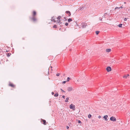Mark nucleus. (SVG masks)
I'll list each match as a JSON object with an SVG mask.
<instances>
[{
    "label": "nucleus",
    "instance_id": "nucleus-1",
    "mask_svg": "<svg viewBox=\"0 0 130 130\" xmlns=\"http://www.w3.org/2000/svg\"><path fill=\"white\" fill-rule=\"evenodd\" d=\"M62 17L61 16H59L57 18H56L55 17L52 18V21L54 22H57L58 23H60Z\"/></svg>",
    "mask_w": 130,
    "mask_h": 130
},
{
    "label": "nucleus",
    "instance_id": "nucleus-2",
    "mask_svg": "<svg viewBox=\"0 0 130 130\" xmlns=\"http://www.w3.org/2000/svg\"><path fill=\"white\" fill-rule=\"evenodd\" d=\"M110 120L111 121H116V118L115 117H111L110 118Z\"/></svg>",
    "mask_w": 130,
    "mask_h": 130
},
{
    "label": "nucleus",
    "instance_id": "nucleus-3",
    "mask_svg": "<svg viewBox=\"0 0 130 130\" xmlns=\"http://www.w3.org/2000/svg\"><path fill=\"white\" fill-rule=\"evenodd\" d=\"M82 28H85L87 25V24L85 23H82Z\"/></svg>",
    "mask_w": 130,
    "mask_h": 130
},
{
    "label": "nucleus",
    "instance_id": "nucleus-4",
    "mask_svg": "<svg viewBox=\"0 0 130 130\" xmlns=\"http://www.w3.org/2000/svg\"><path fill=\"white\" fill-rule=\"evenodd\" d=\"M106 69L107 71L108 72L111 71V68L110 67H107Z\"/></svg>",
    "mask_w": 130,
    "mask_h": 130
},
{
    "label": "nucleus",
    "instance_id": "nucleus-5",
    "mask_svg": "<svg viewBox=\"0 0 130 130\" xmlns=\"http://www.w3.org/2000/svg\"><path fill=\"white\" fill-rule=\"evenodd\" d=\"M108 118V116L107 115H106L104 116L103 117V118L105 119V121H107Z\"/></svg>",
    "mask_w": 130,
    "mask_h": 130
},
{
    "label": "nucleus",
    "instance_id": "nucleus-6",
    "mask_svg": "<svg viewBox=\"0 0 130 130\" xmlns=\"http://www.w3.org/2000/svg\"><path fill=\"white\" fill-rule=\"evenodd\" d=\"M36 14V12L35 11H34L32 12V15L33 17H35Z\"/></svg>",
    "mask_w": 130,
    "mask_h": 130
},
{
    "label": "nucleus",
    "instance_id": "nucleus-7",
    "mask_svg": "<svg viewBox=\"0 0 130 130\" xmlns=\"http://www.w3.org/2000/svg\"><path fill=\"white\" fill-rule=\"evenodd\" d=\"M9 86H10L12 87H15V85L11 83H9Z\"/></svg>",
    "mask_w": 130,
    "mask_h": 130
},
{
    "label": "nucleus",
    "instance_id": "nucleus-8",
    "mask_svg": "<svg viewBox=\"0 0 130 130\" xmlns=\"http://www.w3.org/2000/svg\"><path fill=\"white\" fill-rule=\"evenodd\" d=\"M73 90V88L71 87H69L68 88V90L69 91H71Z\"/></svg>",
    "mask_w": 130,
    "mask_h": 130
},
{
    "label": "nucleus",
    "instance_id": "nucleus-9",
    "mask_svg": "<svg viewBox=\"0 0 130 130\" xmlns=\"http://www.w3.org/2000/svg\"><path fill=\"white\" fill-rule=\"evenodd\" d=\"M31 19L33 22H35L37 20L35 17H33Z\"/></svg>",
    "mask_w": 130,
    "mask_h": 130
},
{
    "label": "nucleus",
    "instance_id": "nucleus-10",
    "mask_svg": "<svg viewBox=\"0 0 130 130\" xmlns=\"http://www.w3.org/2000/svg\"><path fill=\"white\" fill-rule=\"evenodd\" d=\"M66 12L67 14H68V16H70L71 15V14L70 12L69 11H66Z\"/></svg>",
    "mask_w": 130,
    "mask_h": 130
},
{
    "label": "nucleus",
    "instance_id": "nucleus-11",
    "mask_svg": "<svg viewBox=\"0 0 130 130\" xmlns=\"http://www.w3.org/2000/svg\"><path fill=\"white\" fill-rule=\"evenodd\" d=\"M111 49L110 48H108V49H106L105 51L106 52H110L111 51Z\"/></svg>",
    "mask_w": 130,
    "mask_h": 130
},
{
    "label": "nucleus",
    "instance_id": "nucleus-12",
    "mask_svg": "<svg viewBox=\"0 0 130 130\" xmlns=\"http://www.w3.org/2000/svg\"><path fill=\"white\" fill-rule=\"evenodd\" d=\"M75 106L74 105H73L72 104H71L70 106V109H73V108Z\"/></svg>",
    "mask_w": 130,
    "mask_h": 130
},
{
    "label": "nucleus",
    "instance_id": "nucleus-13",
    "mask_svg": "<svg viewBox=\"0 0 130 130\" xmlns=\"http://www.w3.org/2000/svg\"><path fill=\"white\" fill-rule=\"evenodd\" d=\"M129 76V74H127L126 75H125L123 76V77L124 78H126L127 77H128Z\"/></svg>",
    "mask_w": 130,
    "mask_h": 130
},
{
    "label": "nucleus",
    "instance_id": "nucleus-14",
    "mask_svg": "<svg viewBox=\"0 0 130 130\" xmlns=\"http://www.w3.org/2000/svg\"><path fill=\"white\" fill-rule=\"evenodd\" d=\"M42 122H43V124L44 125H46V121L43 119L42 120Z\"/></svg>",
    "mask_w": 130,
    "mask_h": 130
},
{
    "label": "nucleus",
    "instance_id": "nucleus-15",
    "mask_svg": "<svg viewBox=\"0 0 130 130\" xmlns=\"http://www.w3.org/2000/svg\"><path fill=\"white\" fill-rule=\"evenodd\" d=\"M68 21L69 22H70L71 21H72V19H71L69 18L68 19Z\"/></svg>",
    "mask_w": 130,
    "mask_h": 130
},
{
    "label": "nucleus",
    "instance_id": "nucleus-16",
    "mask_svg": "<svg viewBox=\"0 0 130 130\" xmlns=\"http://www.w3.org/2000/svg\"><path fill=\"white\" fill-rule=\"evenodd\" d=\"M69 100V98H66V99L65 100V102H68V100Z\"/></svg>",
    "mask_w": 130,
    "mask_h": 130
},
{
    "label": "nucleus",
    "instance_id": "nucleus-17",
    "mask_svg": "<svg viewBox=\"0 0 130 130\" xmlns=\"http://www.w3.org/2000/svg\"><path fill=\"white\" fill-rule=\"evenodd\" d=\"M99 32H100V31H96L95 32L96 34L97 35H98L99 34Z\"/></svg>",
    "mask_w": 130,
    "mask_h": 130
},
{
    "label": "nucleus",
    "instance_id": "nucleus-18",
    "mask_svg": "<svg viewBox=\"0 0 130 130\" xmlns=\"http://www.w3.org/2000/svg\"><path fill=\"white\" fill-rule=\"evenodd\" d=\"M58 93L55 94L54 96L55 97L58 96Z\"/></svg>",
    "mask_w": 130,
    "mask_h": 130
},
{
    "label": "nucleus",
    "instance_id": "nucleus-19",
    "mask_svg": "<svg viewBox=\"0 0 130 130\" xmlns=\"http://www.w3.org/2000/svg\"><path fill=\"white\" fill-rule=\"evenodd\" d=\"M122 24H120L118 25V26L119 27H122Z\"/></svg>",
    "mask_w": 130,
    "mask_h": 130
},
{
    "label": "nucleus",
    "instance_id": "nucleus-20",
    "mask_svg": "<svg viewBox=\"0 0 130 130\" xmlns=\"http://www.w3.org/2000/svg\"><path fill=\"white\" fill-rule=\"evenodd\" d=\"M88 117L89 118H90L91 117V115H88Z\"/></svg>",
    "mask_w": 130,
    "mask_h": 130
},
{
    "label": "nucleus",
    "instance_id": "nucleus-21",
    "mask_svg": "<svg viewBox=\"0 0 130 130\" xmlns=\"http://www.w3.org/2000/svg\"><path fill=\"white\" fill-rule=\"evenodd\" d=\"M57 26L56 25H54V26H53V27L54 28H57Z\"/></svg>",
    "mask_w": 130,
    "mask_h": 130
},
{
    "label": "nucleus",
    "instance_id": "nucleus-22",
    "mask_svg": "<svg viewBox=\"0 0 130 130\" xmlns=\"http://www.w3.org/2000/svg\"><path fill=\"white\" fill-rule=\"evenodd\" d=\"M11 55V54L8 53L7 54V56H9L10 55Z\"/></svg>",
    "mask_w": 130,
    "mask_h": 130
},
{
    "label": "nucleus",
    "instance_id": "nucleus-23",
    "mask_svg": "<svg viewBox=\"0 0 130 130\" xmlns=\"http://www.w3.org/2000/svg\"><path fill=\"white\" fill-rule=\"evenodd\" d=\"M60 75V74L59 73H57L56 74V75L57 76H59Z\"/></svg>",
    "mask_w": 130,
    "mask_h": 130
},
{
    "label": "nucleus",
    "instance_id": "nucleus-24",
    "mask_svg": "<svg viewBox=\"0 0 130 130\" xmlns=\"http://www.w3.org/2000/svg\"><path fill=\"white\" fill-rule=\"evenodd\" d=\"M68 23H66L65 24V25L66 26H67L68 25Z\"/></svg>",
    "mask_w": 130,
    "mask_h": 130
},
{
    "label": "nucleus",
    "instance_id": "nucleus-25",
    "mask_svg": "<svg viewBox=\"0 0 130 130\" xmlns=\"http://www.w3.org/2000/svg\"><path fill=\"white\" fill-rule=\"evenodd\" d=\"M78 122L79 123H81V121L79 120H78Z\"/></svg>",
    "mask_w": 130,
    "mask_h": 130
},
{
    "label": "nucleus",
    "instance_id": "nucleus-26",
    "mask_svg": "<svg viewBox=\"0 0 130 130\" xmlns=\"http://www.w3.org/2000/svg\"><path fill=\"white\" fill-rule=\"evenodd\" d=\"M67 79H68V81H69V80L70 79V78L69 77H68Z\"/></svg>",
    "mask_w": 130,
    "mask_h": 130
},
{
    "label": "nucleus",
    "instance_id": "nucleus-27",
    "mask_svg": "<svg viewBox=\"0 0 130 130\" xmlns=\"http://www.w3.org/2000/svg\"><path fill=\"white\" fill-rule=\"evenodd\" d=\"M127 18H125L124 19V21H126L127 20Z\"/></svg>",
    "mask_w": 130,
    "mask_h": 130
},
{
    "label": "nucleus",
    "instance_id": "nucleus-28",
    "mask_svg": "<svg viewBox=\"0 0 130 130\" xmlns=\"http://www.w3.org/2000/svg\"><path fill=\"white\" fill-rule=\"evenodd\" d=\"M61 90L63 92H65V91H64V90H63L61 89Z\"/></svg>",
    "mask_w": 130,
    "mask_h": 130
},
{
    "label": "nucleus",
    "instance_id": "nucleus-29",
    "mask_svg": "<svg viewBox=\"0 0 130 130\" xmlns=\"http://www.w3.org/2000/svg\"><path fill=\"white\" fill-rule=\"evenodd\" d=\"M101 116H98V118H99V119H100L101 118Z\"/></svg>",
    "mask_w": 130,
    "mask_h": 130
},
{
    "label": "nucleus",
    "instance_id": "nucleus-30",
    "mask_svg": "<svg viewBox=\"0 0 130 130\" xmlns=\"http://www.w3.org/2000/svg\"><path fill=\"white\" fill-rule=\"evenodd\" d=\"M118 8H118V7H116L115 8V10H116V9H118Z\"/></svg>",
    "mask_w": 130,
    "mask_h": 130
},
{
    "label": "nucleus",
    "instance_id": "nucleus-31",
    "mask_svg": "<svg viewBox=\"0 0 130 130\" xmlns=\"http://www.w3.org/2000/svg\"><path fill=\"white\" fill-rule=\"evenodd\" d=\"M66 83V81H63V84H65Z\"/></svg>",
    "mask_w": 130,
    "mask_h": 130
},
{
    "label": "nucleus",
    "instance_id": "nucleus-32",
    "mask_svg": "<svg viewBox=\"0 0 130 130\" xmlns=\"http://www.w3.org/2000/svg\"><path fill=\"white\" fill-rule=\"evenodd\" d=\"M65 97V96H64V95H63V96H62V97L63 98H64H64Z\"/></svg>",
    "mask_w": 130,
    "mask_h": 130
},
{
    "label": "nucleus",
    "instance_id": "nucleus-33",
    "mask_svg": "<svg viewBox=\"0 0 130 130\" xmlns=\"http://www.w3.org/2000/svg\"><path fill=\"white\" fill-rule=\"evenodd\" d=\"M67 129H68L69 128V127L68 126H67Z\"/></svg>",
    "mask_w": 130,
    "mask_h": 130
},
{
    "label": "nucleus",
    "instance_id": "nucleus-34",
    "mask_svg": "<svg viewBox=\"0 0 130 130\" xmlns=\"http://www.w3.org/2000/svg\"><path fill=\"white\" fill-rule=\"evenodd\" d=\"M52 94L53 95H54V93L53 92H52Z\"/></svg>",
    "mask_w": 130,
    "mask_h": 130
},
{
    "label": "nucleus",
    "instance_id": "nucleus-35",
    "mask_svg": "<svg viewBox=\"0 0 130 130\" xmlns=\"http://www.w3.org/2000/svg\"><path fill=\"white\" fill-rule=\"evenodd\" d=\"M122 8V7L121 6L119 8Z\"/></svg>",
    "mask_w": 130,
    "mask_h": 130
},
{
    "label": "nucleus",
    "instance_id": "nucleus-36",
    "mask_svg": "<svg viewBox=\"0 0 130 130\" xmlns=\"http://www.w3.org/2000/svg\"><path fill=\"white\" fill-rule=\"evenodd\" d=\"M6 51V52H8V51Z\"/></svg>",
    "mask_w": 130,
    "mask_h": 130
},
{
    "label": "nucleus",
    "instance_id": "nucleus-37",
    "mask_svg": "<svg viewBox=\"0 0 130 130\" xmlns=\"http://www.w3.org/2000/svg\"><path fill=\"white\" fill-rule=\"evenodd\" d=\"M124 3L125 4L126 3L125 2H124Z\"/></svg>",
    "mask_w": 130,
    "mask_h": 130
},
{
    "label": "nucleus",
    "instance_id": "nucleus-38",
    "mask_svg": "<svg viewBox=\"0 0 130 130\" xmlns=\"http://www.w3.org/2000/svg\"><path fill=\"white\" fill-rule=\"evenodd\" d=\"M65 75V74H64V76Z\"/></svg>",
    "mask_w": 130,
    "mask_h": 130
}]
</instances>
